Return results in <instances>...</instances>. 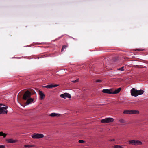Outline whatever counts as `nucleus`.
<instances>
[{"mask_svg": "<svg viewBox=\"0 0 148 148\" xmlns=\"http://www.w3.org/2000/svg\"><path fill=\"white\" fill-rule=\"evenodd\" d=\"M8 107L4 105L0 104V114H7Z\"/></svg>", "mask_w": 148, "mask_h": 148, "instance_id": "1", "label": "nucleus"}, {"mask_svg": "<svg viewBox=\"0 0 148 148\" xmlns=\"http://www.w3.org/2000/svg\"><path fill=\"white\" fill-rule=\"evenodd\" d=\"M128 142L129 144L135 146L142 145V143L141 141L136 140H129Z\"/></svg>", "mask_w": 148, "mask_h": 148, "instance_id": "2", "label": "nucleus"}, {"mask_svg": "<svg viewBox=\"0 0 148 148\" xmlns=\"http://www.w3.org/2000/svg\"><path fill=\"white\" fill-rule=\"evenodd\" d=\"M114 120L113 118L109 117L102 119L101 122L103 123H106L112 122L114 121Z\"/></svg>", "mask_w": 148, "mask_h": 148, "instance_id": "3", "label": "nucleus"}, {"mask_svg": "<svg viewBox=\"0 0 148 148\" xmlns=\"http://www.w3.org/2000/svg\"><path fill=\"white\" fill-rule=\"evenodd\" d=\"M44 137L42 134L38 133H34L32 136V138L33 139H39L43 138Z\"/></svg>", "mask_w": 148, "mask_h": 148, "instance_id": "4", "label": "nucleus"}, {"mask_svg": "<svg viewBox=\"0 0 148 148\" xmlns=\"http://www.w3.org/2000/svg\"><path fill=\"white\" fill-rule=\"evenodd\" d=\"M31 95V93L28 90H27L24 93L23 96V99L26 100L27 99L30 98Z\"/></svg>", "mask_w": 148, "mask_h": 148, "instance_id": "5", "label": "nucleus"}, {"mask_svg": "<svg viewBox=\"0 0 148 148\" xmlns=\"http://www.w3.org/2000/svg\"><path fill=\"white\" fill-rule=\"evenodd\" d=\"M60 97L62 98L66 99L67 98L70 99L71 98V96L70 94L68 93H64L61 94Z\"/></svg>", "mask_w": 148, "mask_h": 148, "instance_id": "6", "label": "nucleus"}, {"mask_svg": "<svg viewBox=\"0 0 148 148\" xmlns=\"http://www.w3.org/2000/svg\"><path fill=\"white\" fill-rule=\"evenodd\" d=\"M131 95L132 96L136 97L138 96L137 90L134 88H133L131 89Z\"/></svg>", "mask_w": 148, "mask_h": 148, "instance_id": "7", "label": "nucleus"}, {"mask_svg": "<svg viewBox=\"0 0 148 148\" xmlns=\"http://www.w3.org/2000/svg\"><path fill=\"white\" fill-rule=\"evenodd\" d=\"M6 141L10 143H15L18 141V140L16 139H14L12 138H10L6 140Z\"/></svg>", "mask_w": 148, "mask_h": 148, "instance_id": "8", "label": "nucleus"}, {"mask_svg": "<svg viewBox=\"0 0 148 148\" xmlns=\"http://www.w3.org/2000/svg\"><path fill=\"white\" fill-rule=\"evenodd\" d=\"M102 92L104 93L112 94V89H104L102 90Z\"/></svg>", "mask_w": 148, "mask_h": 148, "instance_id": "9", "label": "nucleus"}, {"mask_svg": "<svg viewBox=\"0 0 148 148\" xmlns=\"http://www.w3.org/2000/svg\"><path fill=\"white\" fill-rule=\"evenodd\" d=\"M61 114L56 113H52L49 114V116L52 117H59L61 116Z\"/></svg>", "mask_w": 148, "mask_h": 148, "instance_id": "10", "label": "nucleus"}, {"mask_svg": "<svg viewBox=\"0 0 148 148\" xmlns=\"http://www.w3.org/2000/svg\"><path fill=\"white\" fill-rule=\"evenodd\" d=\"M26 100V105H27L32 103L34 101L33 99L31 97L27 99Z\"/></svg>", "mask_w": 148, "mask_h": 148, "instance_id": "11", "label": "nucleus"}, {"mask_svg": "<svg viewBox=\"0 0 148 148\" xmlns=\"http://www.w3.org/2000/svg\"><path fill=\"white\" fill-rule=\"evenodd\" d=\"M40 98L41 100H43L45 98V95L42 91H39Z\"/></svg>", "mask_w": 148, "mask_h": 148, "instance_id": "12", "label": "nucleus"}, {"mask_svg": "<svg viewBox=\"0 0 148 148\" xmlns=\"http://www.w3.org/2000/svg\"><path fill=\"white\" fill-rule=\"evenodd\" d=\"M121 88H119L118 89L115 90L114 91L112 89V94H117L119 93L121 90Z\"/></svg>", "mask_w": 148, "mask_h": 148, "instance_id": "13", "label": "nucleus"}, {"mask_svg": "<svg viewBox=\"0 0 148 148\" xmlns=\"http://www.w3.org/2000/svg\"><path fill=\"white\" fill-rule=\"evenodd\" d=\"M139 112L137 110H131V114H139Z\"/></svg>", "mask_w": 148, "mask_h": 148, "instance_id": "14", "label": "nucleus"}, {"mask_svg": "<svg viewBox=\"0 0 148 148\" xmlns=\"http://www.w3.org/2000/svg\"><path fill=\"white\" fill-rule=\"evenodd\" d=\"M114 148H124V146L123 145H114L113 146Z\"/></svg>", "mask_w": 148, "mask_h": 148, "instance_id": "15", "label": "nucleus"}, {"mask_svg": "<svg viewBox=\"0 0 148 148\" xmlns=\"http://www.w3.org/2000/svg\"><path fill=\"white\" fill-rule=\"evenodd\" d=\"M123 113L124 114H131V110H124L123 112Z\"/></svg>", "mask_w": 148, "mask_h": 148, "instance_id": "16", "label": "nucleus"}, {"mask_svg": "<svg viewBox=\"0 0 148 148\" xmlns=\"http://www.w3.org/2000/svg\"><path fill=\"white\" fill-rule=\"evenodd\" d=\"M7 136V134L3 133L2 132H0V136H2L3 138H5Z\"/></svg>", "mask_w": 148, "mask_h": 148, "instance_id": "17", "label": "nucleus"}, {"mask_svg": "<svg viewBox=\"0 0 148 148\" xmlns=\"http://www.w3.org/2000/svg\"><path fill=\"white\" fill-rule=\"evenodd\" d=\"M144 92V91L142 90H137V93L138 95H141L142 94H143Z\"/></svg>", "mask_w": 148, "mask_h": 148, "instance_id": "18", "label": "nucleus"}, {"mask_svg": "<svg viewBox=\"0 0 148 148\" xmlns=\"http://www.w3.org/2000/svg\"><path fill=\"white\" fill-rule=\"evenodd\" d=\"M24 147H25L30 148L31 147H35V146L34 145H25Z\"/></svg>", "mask_w": 148, "mask_h": 148, "instance_id": "19", "label": "nucleus"}, {"mask_svg": "<svg viewBox=\"0 0 148 148\" xmlns=\"http://www.w3.org/2000/svg\"><path fill=\"white\" fill-rule=\"evenodd\" d=\"M44 87L50 89L53 87L52 85H48L44 86Z\"/></svg>", "mask_w": 148, "mask_h": 148, "instance_id": "20", "label": "nucleus"}, {"mask_svg": "<svg viewBox=\"0 0 148 148\" xmlns=\"http://www.w3.org/2000/svg\"><path fill=\"white\" fill-rule=\"evenodd\" d=\"M119 122L120 123H124L125 122V121L123 119H121L119 120Z\"/></svg>", "mask_w": 148, "mask_h": 148, "instance_id": "21", "label": "nucleus"}, {"mask_svg": "<svg viewBox=\"0 0 148 148\" xmlns=\"http://www.w3.org/2000/svg\"><path fill=\"white\" fill-rule=\"evenodd\" d=\"M67 47V46L66 45H64L63 46L62 49V51L64 49L66 48Z\"/></svg>", "mask_w": 148, "mask_h": 148, "instance_id": "22", "label": "nucleus"}, {"mask_svg": "<svg viewBox=\"0 0 148 148\" xmlns=\"http://www.w3.org/2000/svg\"><path fill=\"white\" fill-rule=\"evenodd\" d=\"M123 67H122L121 68H118L117 69L118 70H121V71H124V69H123Z\"/></svg>", "mask_w": 148, "mask_h": 148, "instance_id": "23", "label": "nucleus"}, {"mask_svg": "<svg viewBox=\"0 0 148 148\" xmlns=\"http://www.w3.org/2000/svg\"><path fill=\"white\" fill-rule=\"evenodd\" d=\"M6 146L5 145H0V148H5Z\"/></svg>", "mask_w": 148, "mask_h": 148, "instance_id": "24", "label": "nucleus"}, {"mask_svg": "<svg viewBox=\"0 0 148 148\" xmlns=\"http://www.w3.org/2000/svg\"><path fill=\"white\" fill-rule=\"evenodd\" d=\"M84 142L83 140H79V142L80 143H83Z\"/></svg>", "mask_w": 148, "mask_h": 148, "instance_id": "25", "label": "nucleus"}, {"mask_svg": "<svg viewBox=\"0 0 148 148\" xmlns=\"http://www.w3.org/2000/svg\"><path fill=\"white\" fill-rule=\"evenodd\" d=\"M78 81V80L77 79V80H76L72 81H71V82H72L75 83V82H77Z\"/></svg>", "mask_w": 148, "mask_h": 148, "instance_id": "26", "label": "nucleus"}, {"mask_svg": "<svg viewBox=\"0 0 148 148\" xmlns=\"http://www.w3.org/2000/svg\"><path fill=\"white\" fill-rule=\"evenodd\" d=\"M58 86H59V85H57V84H56V85H52L53 87H56Z\"/></svg>", "mask_w": 148, "mask_h": 148, "instance_id": "27", "label": "nucleus"}, {"mask_svg": "<svg viewBox=\"0 0 148 148\" xmlns=\"http://www.w3.org/2000/svg\"><path fill=\"white\" fill-rule=\"evenodd\" d=\"M101 82V80H97L96 81V82Z\"/></svg>", "mask_w": 148, "mask_h": 148, "instance_id": "28", "label": "nucleus"}, {"mask_svg": "<svg viewBox=\"0 0 148 148\" xmlns=\"http://www.w3.org/2000/svg\"><path fill=\"white\" fill-rule=\"evenodd\" d=\"M137 50L140 51H143V49H137Z\"/></svg>", "mask_w": 148, "mask_h": 148, "instance_id": "29", "label": "nucleus"}, {"mask_svg": "<svg viewBox=\"0 0 148 148\" xmlns=\"http://www.w3.org/2000/svg\"><path fill=\"white\" fill-rule=\"evenodd\" d=\"M110 141H115V139H111V140H110Z\"/></svg>", "mask_w": 148, "mask_h": 148, "instance_id": "30", "label": "nucleus"}]
</instances>
